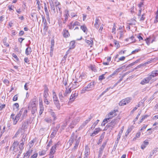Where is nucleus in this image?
<instances>
[{"label":"nucleus","instance_id":"obj_25","mask_svg":"<svg viewBox=\"0 0 158 158\" xmlns=\"http://www.w3.org/2000/svg\"><path fill=\"white\" fill-rule=\"evenodd\" d=\"M100 131V129L99 128H96L93 133L91 134V136H95L96 134H97Z\"/></svg>","mask_w":158,"mask_h":158},{"label":"nucleus","instance_id":"obj_52","mask_svg":"<svg viewBox=\"0 0 158 158\" xmlns=\"http://www.w3.org/2000/svg\"><path fill=\"white\" fill-rule=\"evenodd\" d=\"M48 88L46 86L44 88L43 94H48Z\"/></svg>","mask_w":158,"mask_h":158},{"label":"nucleus","instance_id":"obj_15","mask_svg":"<svg viewBox=\"0 0 158 158\" xmlns=\"http://www.w3.org/2000/svg\"><path fill=\"white\" fill-rule=\"evenodd\" d=\"M60 127V126L59 125H58L53 130V132H52L50 135V137L51 138H53L55 136Z\"/></svg>","mask_w":158,"mask_h":158},{"label":"nucleus","instance_id":"obj_20","mask_svg":"<svg viewBox=\"0 0 158 158\" xmlns=\"http://www.w3.org/2000/svg\"><path fill=\"white\" fill-rule=\"evenodd\" d=\"M158 75V70H155L152 72L151 74L149 75L148 76L151 77V79Z\"/></svg>","mask_w":158,"mask_h":158},{"label":"nucleus","instance_id":"obj_4","mask_svg":"<svg viewBox=\"0 0 158 158\" xmlns=\"http://www.w3.org/2000/svg\"><path fill=\"white\" fill-rule=\"evenodd\" d=\"M95 82H91L85 87L82 90V93H85L86 91H88L93 89L94 86Z\"/></svg>","mask_w":158,"mask_h":158},{"label":"nucleus","instance_id":"obj_9","mask_svg":"<svg viewBox=\"0 0 158 158\" xmlns=\"http://www.w3.org/2000/svg\"><path fill=\"white\" fill-rule=\"evenodd\" d=\"M131 100V98H127L119 102V104L120 106H124L126 105L127 103H128L130 102Z\"/></svg>","mask_w":158,"mask_h":158},{"label":"nucleus","instance_id":"obj_29","mask_svg":"<svg viewBox=\"0 0 158 158\" xmlns=\"http://www.w3.org/2000/svg\"><path fill=\"white\" fill-rule=\"evenodd\" d=\"M81 29L82 30V31L86 34H87L88 31V29L86 27L85 25H82L81 26Z\"/></svg>","mask_w":158,"mask_h":158},{"label":"nucleus","instance_id":"obj_58","mask_svg":"<svg viewBox=\"0 0 158 158\" xmlns=\"http://www.w3.org/2000/svg\"><path fill=\"white\" fill-rule=\"evenodd\" d=\"M3 82L6 85H8L10 83L9 81L7 79H4Z\"/></svg>","mask_w":158,"mask_h":158},{"label":"nucleus","instance_id":"obj_18","mask_svg":"<svg viewBox=\"0 0 158 158\" xmlns=\"http://www.w3.org/2000/svg\"><path fill=\"white\" fill-rule=\"evenodd\" d=\"M81 137H79L78 139H76V142L74 147L72 149V151H75L77 149L78 146L80 142V139Z\"/></svg>","mask_w":158,"mask_h":158},{"label":"nucleus","instance_id":"obj_44","mask_svg":"<svg viewBox=\"0 0 158 158\" xmlns=\"http://www.w3.org/2000/svg\"><path fill=\"white\" fill-rule=\"evenodd\" d=\"M104 149V148L102 147H100L99 148V154H98V156L100 157L101 156L102 152L103 151V150Z\"/></svg>","mask_w":158,"mask_h":158},{"label":"nucleus","instance_id":"obj_41","mask_svg":"<svg viewBox=\"0 0 158 158\" xmlns=\"http://www.w3.org/2000/svg\"><path fill=\"white\" fill-rule=\"evenodd\" d=\"M69 49L68 51H67L66 52V54L64 56L63 59L62 60V61L63 62H65V60L67 57V55L69 54Z\"/></svg>","mask_w":158,"mask_h":158},{"label":"nucleus","instance_id":"obj_28","mask_svg":"<svg viewBox=\"0 0 158 158\" xmlns=\"http://www.w3.org/2000/svg\"><path fill=\"white\" fill-rule=\"evenodd\" d=\"M148 142L145 140L143 141V143L141 146V148L143 150L148 145Z\"/></svg>","mask_w":158,"mask_h":158},{"label":"nucleus","instance_id":"obj_63","mask_svg":"<svg viewBox=\"0 0 158 158\" xmlns=\"http://www.w3.org/2000/svg\"><path fill=\"white\" fill-rule=\"evenodd\" d=\"M19 120V119L15 117V119L14 120V121H13V124L14 125L16 124Z\"/></svg>","mask_w":158,"mask_h":158},{"label":"nucleus","instance_id":"obj_30","mask_svg":"<svg viewBox=\"0 0 158 158\" xmlns=\"http://www.w3.org/2000/svg\"><path fill=\"white\" fill-rule=\"evenodd\" d=\"M52 96L53 102L55 101L58 100L57 95L55 92L54 91H53L52 92Z\"/></svg>","mask_w":158,"mask_h":158},{"label":"nucleus","instance_id":"obj_26","mask_svg":"<svg viewBox=\"0 0 158 158\" xmlns=\"http://www.w3.org/2000/svg\"><path fill=\"white\" fill-rule=\"evenodd\" d=\"M100 21L99 19L97 18L95 19V23L94 24V27L97 29H98L99 27V23Z\"/></svg>","mask_w":158,"mask_h":158},{"label":"nucleus","instance_id":"obj_21","mask_svg":"<svg viewBox=\"0 0 158 158\" xmlns=\"http://www.w3.org/2000/svg\"><path fill=\"white\" fill-rule=\"evenodd\" d=\"M63 37L65 38H67L69 36L70 34L68 30L66 29H64L62 32Z\"/></svg>","mask_w":158,"mask_h":158},{"label":"nucleus","instance_id":"obj_1","mask_svg":"<svg viewBox=\"0 0 158 158\" xmlns=\"http://www.w3.org/2000/svg\"><path fill=\"white\" fill-rule=\"evenodd\" d=\"M19 142L18 141H14L10 148V150L13 151V154L17 155V158H19L23 150L19 148Z\"/></svg>","mask_w":158,"mask_h":158},{"label":"nucleus","instance_id":"obj_59","mask_svg":"<svg viewBox=\"0 0 158 158\" xmlns=\"http://www.w3.org/2000/svg\"><path fill=\"white\" fill-rule=\"evenodd\" d=\"M119 34L120 36L119 39H121L122 37H123V31H120L119 32Z\"/></svg>","mask_w":158,"mask_h":158},{"label":"nucleus","instance_id":"obj_35","mask_svg":"<svg viewBox=\"0 0 158 158\" xmlns=\"http://www.w3.org/2000/svg\"><path fill=\"white\" fill-rule=\"evenodd\" d=\"M28 126V124L27 123L24 122L23 123L22 127V129L24 130L27 129Z\"/></svg>","mask_w":158,"mask_h":158},{"label":"nucleus","instance_id":"obj_24","mask_svg":"<svg viewBox=\"0 0 158 158\" xmlns=\"http://www.w3.org/2000/svg\"><path fill=\"white\" fill-rule=\"evenodd\" d=\"M31 106L32 108H36L37 103L36 101L35 100L31 101L30 102ZM35 109V108H34Z\"/></svg>","mask_w":158,"mask_h":158},{"label":"nucleus","instance_id":"obj_36","mask_svg":"<svg viewBox=\"0 0 158 158\" xmlns=\"http://www.w3.org/2000/svg\"><path fill=\"white\" fill-rule=\"evenodd\" d=\"M44 121L48 123H51L52 120L50 117H47L44 118Z\"/></svg>","mask_w":158,"mask_h":158},{"label":"nucleus","instance_id":"obj_37","mask_svg":"<svg viewBox=\"0 0 158 158\" xmlns=\"http://www.w3.org/2000/svg\"><path fill=\"white\" fill-rule=\"evenodd\" d=\"M109 120V118H107L104 119L101 124V126H105L106 123L108 122V121Z\"/></svg>","mask_w":158,"mask_h":158},{"label":"nucleus","instance_id":"obj_38","mask_svg":"<svg viewBox=\"0 0 158 158\" xmlns=\"http://www.w3.org/2000/svg\"><path fill=\"white\" fill-rule=\"evenodd\" d=\"M132 128L131 127H128L127 130V131L125 133V135L126 136H127L129 134V133L132 130Z\"/></svg>","mask_w":158,"mask_h":158},{"label":"nucleus","instance_id":"obj_8","mask_svg":"<svg viewBox=\"0 0 158 158\" xmlns=\"http://www.w3.org/2000/svg\"><path fill=\"white\" fill-rule=\"evenodd\" d=\"M77 135H75V133L73 132L71 135L70 138L68 142L69 143L70 146H71L74 141L75 140L76 141V139H77Z\"/></svg>","mask_w":158,"mask_h":158},{"label":"nucleus","instance_id":"obj_13","mask_svg":"<svg viewBox=\"0 0 158 158\" xmlns=\"http://www.w3.org/2000/svg\"><path fill=\"white\" fill-rule=\"evenodd\" d=\"M117 123V119H113L111 122L109 123L108 124V127H111V129L114 128L116 124Z\"/></svg>","mask_w":158,"mask_h":158},{"label":"nucleus","instance_id":"obj_56","mask_svg":"<svg viewBox=\"0 0 158 158\" xmlns=\"http://www.w3.org/2000/svg\"><path fill=\"white\" fill-rule=\"evenodd\" d=\"M46 154V151L45 150H42L39 152V154L40 156L44 155Z\"/></svg>","mask_w":158,"mask_h":158},{"label":"nucleus","instance_id":"obj_2","mask_svg":"<svg viewBox=\"0 0 158 158\" xmlns=\"http://www.w3.org/2000/svg\"><path fill=\"white\" fill-rule=\"evenodd\" d=\"M50 6V11L53 15L56 13V11L55 9V6L59 3L57 0H48Z\"/></svg>","mask_w":158,"mask_h":158},{"label":"nucleus","instance_id":"obj_43","mask_svg":"<svg viewBox=\"0 0 158 158\" xmlns=\"http://www.w3.org/2000/svg\"><path fill=\"white\" fill-rule=\"evenodd\" d=\"M146 41V42L148 45H149L150 44V42L151 41V43H152L153 41H154V40H151V38L150 37L148 38L145 40Z\"/></svg>","mask_w":158,"mask_h":158},{"label":"nucleus","instance_id":"obj_46","mask_svg":"<svg viewBox=\"0 0 158 158\" xmlns=\"http://www.w3.org/2000/svg\"><path fill=\"white\" fill-rule=\"evenodd\" d=\"M37 1L36 4L37 5V7L38 8V10H41V4H40V1L39 0H36Z\"/></svg>","mask_w":158,"mask_h":158},{"label":"nucleus","instance_id":"obj_64","mask_svg":"<svg viewBox=\"0 0 158 158\" xmlns=\"http://www.w3.org/2000/svg\"><path fill=\"white\" fill-rule=\"evenodd\" d=\"M86 125L84 122L79 128L80 130L83 129Z\"/></svg>","mask_w":158,"mask_h":158},{"label":"nucleus","instance_id":"obj_10","mask_svg":"<svg viewBox=\"0 0 158 158\" xmlns=\"http://www.w3.org/2000/svg\"><path fill=\"white\" fill-rule=\"evenodd\" d=\"M80 118L79 117L76 118L72 122V123L69 126V127L71 128H73L74 127V126L80 120Z\"/></svg>","mask_w":158,"mask_h":158},{"label":"nucleus","instance_id":"obj_47","mask_svg":"<svg viewBox=\"0 0 158 158\" xmlns=\"http://www.w3.org/2000/svg\"><path fill=\"white\" fill-rule=\"evenodd\" d=\"M119 69H116L115 71H114L113 73H112L111 75H110L108 77L107 79H109V78L113 76H114L115 75V74H116L118 72V71L119 70Z\"/></svg>","mask_w":158,"mask_h":158},{"label":"nucleus","instance_id":"obj_40","mask_svg":"<svg viewBox=\"0 0 158 158\" xmlns=\"http://www.w3.org/2000/svg\"><path fill=\"white\" fill-rule=\"evenodd\" d=\"M89 149L87 148L85 149V157H88L89 155Z\"/></svg>","mask_w":158,"mask_h":158},{"label":"nucleus","instance_id":"obj_60","mask_svg":"<svg viewBox=\"0 0 158 158\" xmlns=\"http://www.w3.org/2000/svg\"><path fill=\"white\" fill-rule=\"evenodd\" d=\"M19 107V105L18 103H15L13 105V107L14 109L16 108L18 109Z\"/></svg>","mask_w":158,"mask_h":158},{"label":"nucleus","instance_id":"obj_62","mask_svg":"<svg viewBox=\"0 0 158 158\" xmlns=\"http://www.w3.org/2000/svg\"><path fill=\"white\" fill-rule=\"evenodd\" d=\"M99 120H97L93 125L92 127H93L94 128L97 125L98 122H99Z\"/></svg>","mask_w":158,"mask_h":158},{"label":"nucleus","instance_id":"obj_5","mask_svg":"<svg viewBox=\"0 0 158 158\" xmlns=\"http://www.w3.org/2000/svg\"><path fill=\"white\" fill-rule=\"evenodd\" d=\"M60 144V142L58 141L56 143L54 146H52L50 152V154L53 155L56 152V148H57L59 147V145Z\"/></svg>","mask_w":158,"mask_h":158},{"label":"nucleus","instance_id":"obj_17","mask_svg":"<svg viewBox=\"0 0 158 158\" xmlns=\"http://www.w3.org/2000/svg\"><path fill=\"white\" fill-rule=\"evenodd\" d=\"M20 112H21L22 114V117L23 118L27 116V109L24 108H22L20 110Z\"/></svg>","mask_w":158,"mask_h":158},{"label":"nucleus","instance_id":"obj_51","mask_svg":"<svg viewBox=\"0 0 158 158\" xmlns=\"http://www.w3.org/2000/svg\"><path fill=\"white\" fill-rule=\"evenodd\" d=\"M69 123V121L68 120H66L65 123H64L63 125H62L61 127V128L63 129H64V128L67 125L68 123Z\"/></svg>","mask_w":158,"mask_h":158},{"label":"nucleus","instance_id":"obj_31","mask_svg":"<svg viewBox=\"0 0 158 158\" xmlns=\"http://www.w3.org/2000/svg\"><path fill=\"white\" fill-rule=\"evenodd\" d=\"M104 132L101 135L99 139L98 140V144H99L102 141L104 137Z\"/></svg>","mask_w":158,"mask_h":158},{"label":"nucleus","instance_id":"obj_42","mask_svg":"<svg viewBox=\"0 0 158 158\" xmlns=\"http://www.w3.org/2000/svg\"><path fill=\"white\" fill-rule=\"evenodd\" d=\"M44 30L45 31H47L48 29V26H47V23L45 22V23L43 24Z\"/></svg>","mask_w":158,"mask_h":158},{"label":"nucleus","instance_id":"obj_12","mask_svg":"<svg viewBox=\"0 0 158 158\" xmlns=\"http://www.w3.org/2000/svg\"><path fill=\"white\" fill-rule=\"evenodd\" d=\"M151 77H149L148 76L144 78L140 82V84L142 85H144L148 83L149 81L151 80Z\"/></svg>","mask_w":158,"mask_h":158},{"label":"nucleus","instance_id":"obj_33","mask_svg":"<svg viewBox=\"0 0 158 158\" xmlns=\"http://www.w3.org/2000/svg\"><path fill=\"white\" fill-rule=\"evenodd\" d=\"M74 84H73L72 86L71 87L72 89H75L79 86V83L78 82L75 81L74 82Z\"/></svg>","mask_w":158,"mask_h":158},{"label":"nucleus","instance_id":"obj_53","mask_svg":"<svg viewBox=\"0 0 158 158\" xmlns=\"http://www.w3.org/2000/svg\"><path fill=\"white\" fill-rule=\"evenodd\" d=\"M71 88L72 87H70V88H69L68 89L66 88V90H65V92L68 94H69L71 93L72 91V89Z\"/></svg>","mask_w":158,"mask_h":158},{"label":"nucleus","instance_id":"obj_3","mask_svg":"<svg viewBox=\"0 0 158 158\" xmlns=\"http://www.w3.org/2000/svg\"><path fill=\"white\" fill-rule=\"evenodd\" d=\"M50 6V11L53 15L56 13V11L55 9V6L59 3L57 0H48Z\"/></svg>","mask_w":158,"mask_h":158},{"label":"nucleus","instance_id":"obj_57","mask_svg":"<svg viewBox=\"0 0 158 158\" xmlns=\"http://www.w3.org/2000/svg\"><path fill=\"white\" fill-rule=\"evenodd\" d=\"M44 103L47 105H48L50 102L49 101L48 98L43 99Z\"/></svg>","mask_w":158,"mask_h":158},{"label":"nucleus","instance_id":"obj_49","mask_svg":"<svg viewBox=\"0 0 158 158\" xmlns=\"http://www.w3.org/2000/svg\"><path fill=\"white\" fill-rule=\"evenodd\" d=\"M52 140H50L48 143V144L46 146V149L47 150H48L49 147L52 145Z\"/></svg>","mask_w":158,"mask_h":158},{"label":"nucleus","instance_id":"obj_50","mask_svg":"<svg viewBox=\"0 0 158 158\" xmlns=\"http://www.w3.org/2000/svg\"><path fill=\"white\" fill-rule=\"evenodd\" d=\"M105 75V74H102V75L101 76H100L98 77L99 80L101 81L102 80L104 79L105 78V77H104Z\"/></svg>","mask_w":158,"mask_h":158},{"label":"nucleus","instance_id":"obj_39","mask_svg":"<svg viewBox=\"0 0 158 158\" xmlns=\"http://www.w3.org/2000/svg\"><path fill=\"white\" fill-rule=\"evenodd\" d=\"M73 22H72L70 23V24L68 25L69 29L72 30L74 28V27L75 26L74 25H73Z\"/></svg>","mask_w":158,"mask_h":158},{"label":"nucleus","instance_id":"obj_11","mask_svg":"<svg viewBox=\"0 0 158 158\" xmlns=\"http://www.w3.org/2000/svg\"><path fill=\"white\" fill-rule=\"evenodd\" d=\"M78 95V93H76V92L73 94H72L70 97L69 102V103L72 102L77 98Z\"/></svg>","mask_w":158,"mask_h":158},{"label":"nucleus","instance_id":"obj_23","mask_svg":"<svg viewBox=\"0 0 158 158\" xmlns=\"http://www.w3.org/2000/svg\"><path fill=\"white\" fill-rule=\"evenodd\" d=\"M85 42L86 43L87 45L90 47H92L93 44V41L91 39H90V40H85Z\"/></svg>","mask_w":158,"mask_h":158},{"label":"nucleus","instance_id":"obj_14","mask_svg":"<svg viewBox=\"0 0 158 158\" xmlns=\"http://www.w3.org/2000/svg\"><path fill=\"white\" fill-rule=\"evenodd\" d=\"M59 97L60 101L61 102H64L67 100V98L64 97L61 92H60L59 94Z\"/></svg>","mask_w":158,"mask_h":158},{"label":"nucleus","instance_id":"obj_22","mask_svg":"<svg viewBox=\"0 0 158 158\" xmlns=\"http://www.w3.org/2000/svg\"><path fill=\"white\" fill-rule=\"evenodd\" d=\"M69 16V11L68 10H65L64 12V19L63 20V23H65L68 20V19Z\"/></svg>","mask_w":158,"mask_h":158},{"label":"nucleus","instance_id":"obj_61","mask_svg":"<svg viewBox=\"0 0 158 158\" xmlns=\"http://www.w3.org/2000/svg\"><path fill=\"white\" fill-rule=\"evenodd\" d=\"M156 92H155L154 94H153L152 96L150 98V99L148 100V102L149 103H150L151 101L154 98V94H156Z\"/></svg>","mask_w":158,"mask_h":158},{"label":"nucleus","instance_id":"obj_27","mask_svg":"<svg viewBox=\"0 0 158 158\" xmlns=\"http://www.w3.org/2000/svg\"><path fill=\"white\" fill-rule=\"evenodd\" d=\"M32 52V50L30 47H28L25 50V54L28 56Z\"/></svg>","mask_w":158,"mask_h":158},{"label":"nucleus","instance_id":"obj_19","mask_svg":"<svg viewBox=\"0 0 158 158\" xmlns=\"http://www.w3.org/2000/svg\"><path fill=\"white\" fill-rule=\"evenodd\" d=\"M32 150H29L25 153H24V156L23 158H29L31 154Z\"/></svg>","mask_w":158,"mask_h":158},{"label":"nucleus","instance_id":"obj_45","mask_svg":"<svg viewBox=\"0 0 158 158\" xmlns=\"http://www.w3.org/2000/svg\"><path fill=\"white\" fill-rule=\"evenodd\" d=\"M7 40V38L6 37H5L3 40V43H4V45L7 47H9V44L6 42V41Z\"/></svg>","mask_w":158,"mask_h":158},{"label":"nucleus","instance_id":"obj_6","mask_svg":"<svg viewBox=\"0 0 158 158\" xmlns=\"http://www.w3.org/2000/svg\"><path fill=\"white\" fill-rule=\"evenodd\" d=\"M118 110H114L110 112L106 116V117L109 118V119L112 118L113 117L116 116L117 114L116 112H118Z\"/></svg>","mask_w":158,"mask_h":158},{"label":"nucleus","instance_id":"obj_48","mask_svg":"<svg viewBox=\"0 0 158 158\" xmlns=\"http://www.w3.org/2000/svg\"><path fill=\"white\" fill-rule=\"evenodd\" d=\"M39 106L40 109H44L42 99L39 100Z\"/></svg>","mask_w":158,"mask_h":158},{"label":"nucleus","instance_id":"obj_55","mask_svg":"<svg viewBox=\"0 0 158 158\" xmlns=\"http://www.w3.org/2000/svg\"><path fill=\"white\" fill-rule=\"evenodd\" d=\"M110 89H111V87H108L107 89H106L105 91H104L102 94H101L100 96H102L106 92L108 91Z\"/></svg>","mask_w":158,"mask_h":158},{"label":"nucleus","instance_id":"obj_16","mask_svg":"<svg viewBox=\"0 0 158 158\" xmlns=\"http://www.w3.org/2000/svg\"><path fill=\"white\" fill-rule=\"evenodd\" d=\"M55 8L57 14L59 13L60 15L62 14V11L61 10V6L60 3L55 6Z\"/></svg>","mask_w":158,"mask_h":158},{"label":"nucleus","instance_id":"obj_32","mask_svg":"<svg viewBox=\"0 0 158 158\" xmlns=\"http://www.w3.org/2000/svg\"><path fill=\"white\" fill-rule=\"evenodd\" d=\"M151 60H150L148 62H147L144 64H139V65L137 66L136 67H135V69H139L141 67L143 66H145L147 64H149V63H150L151 62Z\"/></svg>","mask_w":158,"mask_h":158},{"label":"nucleus","instance_id":"obj_54","mask_svg":"<svg viewBox=\"0 0 158 158\" xmlns=\"http://www.w3.org/2000/svg\"><path fill=\"white\" fill-rule=\"evenodd\" d=\"M50 114L53 118V120H55L56 119H57L56 115L55 113L54 112H53L52 113H51Z\"/></svg>","mask_w":158,"mask_h":158},{"label":"nucleus","instance_id":"obj_7","mask_svg":"<svg viewBox=\"0 0 158 158\" xmlns=\"http://www.w3.org/2000/svg\"><path fill=\"white\" fill-rule=\"evenodd\" d=\"M27 139L26 138V135L23 134V135L22 139L21 141V143L19 145V148L23 149L24 148V145L25 143V141Z\"/></svg>","mask_w":158,"mask_h":158},{"label":"nucleus","instance_id":"obj_34","mask_svg":"<svg viewBox=\"0 0 158 158\" xmlns=\"http://www.w3.org/2000/svg\"><path fill=\"white\" fill-rule=\"evenodd\" d=\"M53 102L55 105H56V108L58 109H60V106L59 100L54 101Z\"/></svg>","mask_w":158,"mask_h":158}]
</instances>
